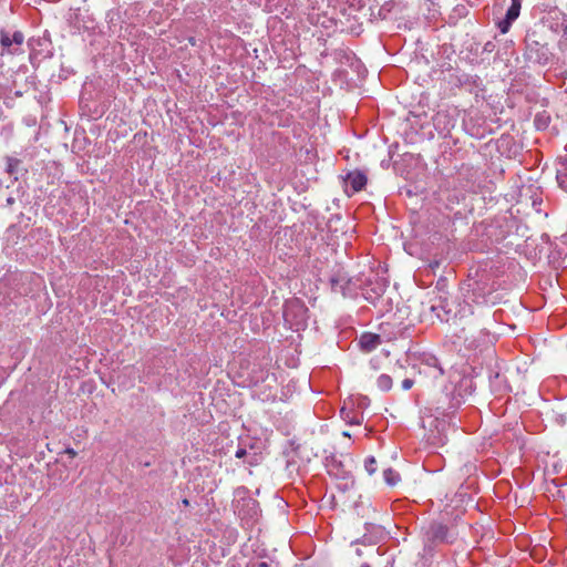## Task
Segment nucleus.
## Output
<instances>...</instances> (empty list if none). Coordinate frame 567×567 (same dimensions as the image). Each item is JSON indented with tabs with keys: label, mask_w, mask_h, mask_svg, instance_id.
Returning a JSON list of instances; mask_svg holds the SVG:
<instances>
[{
	"label": "nucleus",
	"mask_w": 567,
	"mask_h": 567,
	"mask_svg": "<svg viewBox=\"0 0 567 567\" xmlns=\"http://www.w3.org/2000/svg\"><path fill=\"white\" fill-rule=\"evenodd\" d=\"M284 319L292 330H300L306 326L308 309L299 300H289L285 303Z\"/></svg>",
	"instance_id": "nucleus-1"
},
{
	"label": "nucleus",
	"mask_w": 567,
	"mask_h": 567,
	"mask_svg": "<svg viewBox=\"0 0 567 567\" xmlns=\"http://www.w3.org/2000/svg\"><path fill=\"white\" fill-rule=\"evenodd\" d=\"M419 372L435 381L443 375L444 370L435 355L423 353L420 358Z\"/></svg>",
	"instance_id": "nucleus-2"
},
{
	"label": "nucleus",
	"mask_w": 567,
	"mask_h": 567,
	"mask_svg": "<svg viewBox=\"0 0 567 567\" xmlns=\"http://www.w3.org/2000/svg\"><path fill=\"white\" fill-rule=\"evenodd\" d=\"M235 512L243 520H255L258 517L259 506L254 498L241 497L236 499Z\"/></svg>",
	"instance_id": "nucleus-3"
},
{
	"label": "nucleus",
	"mask_w": 567,
	"mask_h": 567,
	"mask_svg": "<svg viewBox=\"0 0 567 567\" xmlns=\"http://www.w3.org/2000/svg\"><path fill=\"white\" fill-rule=\"evenodd\" d=\"M367 176L361 171H352L344 177V190L348 195L358 193L367 185Z\"/></svg>",
	"instance_id": "nucleus-4"
},
{
	"label": "nucleus",
	"mask_w": 567,
	"mask_h": 567,
	"mask_svg": "<svg viewBox=\"0 0 567 567\" xmlns=\"http://www.w3.org/2000/svg\"><path fill=\"white\" fill-rule=\"evenodd\" d=\"M23 41L24 35L20 31H16L13 32V34H9L8 32H1V45L10 54L19 53Z\"/></svg>",
	"instance_id": "nucleus-5"
},
{
	"label": "nucleus",
	"mask_w": 567,
	"mask_h": 567,
	"mask_svg": "<svg viewBox=\"0 0 567 567\" xmlns=\"http://www.w3.org/2000/svg\"><path fill=\"white\" fill-rule=\"evenodd\" d=\"M522 7V0H512L511 7L507 9L505 18L498 22V29L504 34L508 32L512 23L518 18Z\"/></svg>",
	"instance_id": "nucleus-6"
},
{
	"label": "nucleus",
	"mask_w": 567,
	"mask_h": 567,
	"mask_svg": "<svg viewBox=\"0 0 567 567\" xmlns=\"http://www.w3.org/2000/svg\"><path fill=\"white\" fill-rule=\"evenodd\" d=\"M382 340L379 334L364 332L359 339V346L364 352H371L381 344Z\"/></svg>",
	"instance_id": "nucleus-7"
},
{
	"label": "nucleus",
	"mask_w": 567,
	"mask_h": 567,
	"mask_svg": "<svg viewBox=\"0 0 567 567\" xmlns=\"http://www.w3.org/2000/svg\"><path fill=\"white\" fill-rule=\"evenodd\" d=\"M556 179L559 187L567 192V153L558 157Z\"/></svg>",
	"instance_id": "nucleus-8"
},
{
	"label": "nucleus",
	"mask_w": 567,
	"mask_h": 567,
	"mask_svg": "<svg viewBox=\"0 0 567 567\" xmlns=\"http://www.w3.org/2000/svg\"><path fill=\"white\" fill-rule=\"evenodd\" d=\"M341 416L348 424H351V425H359V424H361V422L363 420L362 414L355 413L352 410L347 409V408L341 409Z\"/></svg>",
	"instance_id": "nucleus-9"
},
{
	"label": "nucleus",
	"mask_w": 567,
	"mask_h": 567,
	"mask_svg": "<svg viewBox=\"0 0 567 567\" xmlns=\"http://www.w3.org/2000/svg\"><path fill=\"white\" fill-rule=\"evenodd\" d=\"M377 385L381 391L388 392L392 389L393 380L389 374L383 373L378 377Z\"/></svg>",
	"instance_id": "nucleus-10"
},
{
	"label": "nucleus",
	"mask_w": 567,
	"mask_h": 567,
	"mask_svg": "<svg viewBox=\"0 0 567 567\" xmlns=\"http://www.w3.org/2000/svg\"><path fill=\"white\" fill-rule=\"evenodd\" d=\"M383 477L386 484L390 486L395 485L400 481L399 473L392 468L384 470Z\"/></svg>",
	"instance_id": "nucleus-11"
},
{
	"label": "nucleus",
	"mask_w": 567,
	"mask_h": 567,
	"mask_svg": "<svg viewBox=\"0 0 567 567\" xmlns=\"http://www.w3.org/2000/svg\"><path fill=\"white\" fill-rule=\"evenodd\" d=\"M472 296H473V298H472L473 302H475L477 305H483V303L489 302V299L487 298L486 293L483 292V290L481 288L474 289Z\"/></svg>",
	"instance_id": "nucleus-12"
},
{
	"label": "nucleus",
	"mask_w": 567,
	"mask_h": 567,
	"mask_svg": "<svg viewBox=\"0 0 567 567\" xmlns=\"http://www.w3.org/2000/svg\"><path fill=\"white\" fill-rule=\"evenodd\" d=\"M427 441L431 445L439 447L446 444L447 437L445 434L439 433V435H430Z\"/></svg>",
	"instance_id": "nucleus-13"
},
{
	"label": "nucleus",
	"mask_w": 567,
	"mask_h": 567,
	"mask_svg": "<svg viewBox=\"0 0 567 567\" xmlns=\"http://www.w3.org/2000/svg\"><path fill=\"white\" fill-rule=\"evenodd\" d=\"M364 467L369 474H373L377 471V461L373 456H370L364 462Z\"/></svg>",
	"instance_id": "nucleus-14"
},
{
	"label": "nucleus",
	"mask_w": 567,
	"mask_h": 567,
	"mask_svg": "<svg viewBox=\"0 0 567 567\" xmlns=\"http://www.w3.org/2000/svg\"><path fill=\"white\" fill-rule=\"evenodd\" d=\"M19 164V161L18 159H14V158H9L8 159V172L9 173H12L14 171V168L17 167V165Z\"/></svg>",
	"instance_id": "nucleus-15"
},
{
	"label": "nucleus",
	"mask_w": 567,
	"mask_h": 567,
	"mask_svg": "<svg viewBox=\"0 0 567 567\" xmlns=\"http://www.w3.org/2000/svg\"><path fill=\"white\" fill-rule=\"evenodd\" d=\"M413 384H414V381L412 379H409V378L404 379L402 381V389L408 391V390H410L413 386Z\"/></svg>",
	"instance_id": "nucleus-16"
},
{
	"label": "nucleus",
	"mask_w": 567,
	"mask_h": 567,
	"mask_svg": "<svg viewBox=\"0 0 567 567\" xmlns=\"http://www.w3.org/2000/svg\"><path fill=\"white\" fill-rule=\"evenodd\" d=\"M247 454H248V453H247L246 449L238 447V449H237V451H236V453H235V456H236L237 458H243V457H245Z\"/></svg>",
	"instance_id": "nucleus-17"
},
{
	"label": "nucleus",
	"mask_w": 567,
	"mask_h": 567,
	"mask_svg": "<svg viewBox=\"0 0 567 567\" xmlns=\"http://www.w3.org/2000/svg\"><path fill=\"white\" fill-rule=\"evenodd\" d=\"M535 123H536L537 127L546 126V121H544L540 116L536 117Z\"/></svg>",
	"instance_id": "nucleus-18"
},
{
	"label": "nucleus",
	"mask_w": 567,
	"mask_h": 567,
	"mask_svg": "<svg viewBox=\"0 0 567 567\" xmlns=\"http://www.w3.org/2000/svg\"><path fill=\"white\" fill-rule=\"evenodd\" d=\"M65 453H68L71 457H74L76 455V452L73 449H66Z\"/></svg>",
	"instance_id": "nucleus-19"
},
{
	"label": "nucleus",
	"mask_w": 567,
	"mask_h": 567,
	"mask_svg": "<svg viewBox=\"0 0 567 567\" xmlns=\"http://www.w3.org/2000/svg\"><path fill=\"white\" fill-rule=\"evenodd\" d=\"M360 567H371L369 564L364 563Z\"/></svg>",
	"instance_id": "nucleus-20"
},
{
	"label": "nucleus",
	"mask_w": 567,
	"mask_h": 567,
	"mask_svg": "<svg viewBox=\"0 0 567 567\" xmlns=\"http://www.w3.org/2000/svg\"><path fill=\"white\" fill-rule=\"evenodd\" d=\"M343 435L344 436H350V434L348 432H343Z\"/></svg>",
	"instance_id": "nucleus-21"
},
{
	"label": "nucleus",
	"mask_w": 567,
	"mask_h": 567,
	"mask_svg": "<svg viewBox=\"0 0 567 567\" xmlns=\"http://www.w3.org/2000/svg\"><path fill=\"white\" fill-rule=\"evenodd\" d=\"M260 567H267V565L265 563L260 564Z\"/></svg>",
	"instance_id": "nucleus-22"
}]
</instances>
